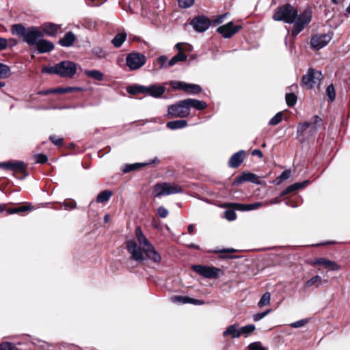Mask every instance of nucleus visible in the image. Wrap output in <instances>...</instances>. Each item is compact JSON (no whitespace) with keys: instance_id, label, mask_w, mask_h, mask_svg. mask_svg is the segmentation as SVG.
I'll list each match as a JSON object with an SVG mask.
<instances>
[{"instance_id":"obj_1","label":"nucleus","mask_w":350,"mask_h":350,"mask_svg":"<svg viewBox=\"0 0 350 350\" xmlns=\"http://www.w3.org/2000/svg\"><path fill=\"white\" fill-rule=\"evenodd\" d=\"M273 19L275 21H284L288 24H293L291 35L296 37L309 24L312 19V10L306 8L298 15V11L289 3L279 7L275 12Z\"/></svg>"},{"instance_id":"obj_2","label":"nucleus","mask_w":350,"mask_h":350,"mask_svg":"<svg viewBox=\"0 0 350 350\" xmlns=\"http://www.w3.org/2000/svg\"><path fill=\"white\" fill-rule=\"evenodd\" d=\"M126 247L128 252L131 254V258L137 262H142L145 260L144 254L147 258L154 263H159L161 261L160 254L155 250L151 244L150 246L142 250L135 240H128L126 242Z\"/></svg>"},{"instance_id":"obj_3","label":"nucleus","mask_w":350,"mask_h":350,"mask_svg":"<svg viewBox=\"0 0 350 350\" xmlns=\"http://www.w3.org/2000/svg\"><path fill=\"white\" fill-rule=\"evenodd\" d=\"M12 33L23 38V40L29 46H36L43 33L36 27L26 28L21 24H15L12 26Z\"/></svg>"},{"instance_id":"obj_4","label":"nucleus","mask_w":350,"mask_h":350,"mask_svg":"<svg viewBox=\"0 0 350 350\" xmlns=\"http://www.w3.org/2000/svg\"><path fill=\"white\" fill-rule=\"evenodd\" d=\"M183 191V189L180 185L170 183H157L154 186L153 189L155 197L182 193Z\"/></svg>"},{"instance_id":"obj_5","label":"nucleus","mask_w":350,"mask_h":350,"mask_svg":"<svg viewBox=\"0 0 350 350\" xmlns=\"http://www.w3.org/2000/svg\"><path fill=\"white\" fill-rule=\"evenodd\" d=\"M322 79V73L312 68H310L306 74L302 77L301 85L308 89L318 87Z\"/></svg>"},{"instance_id":"obj_6","label":"nucleus","mask_w":350,"mask_h":350,"mask_svg":"<svg viewBox=\"0 0 350 350\" xmlns=\"http://www.w3.org/2000/svg\"><path fill=\"white\" fill-rule=\"evenodd\" d=\"M167 113L171 118H186L190 114L186 99L180 100L174 105H169Z\"/></svg>"},{"instance_id":"obj_7","label":"nucleus","mask_w":350,"mask_h":350,"mask_svg":"<svg viewBox=\"0 0 350 350\" xmlns=\"http://www.w3.org/2000/svg\"><path fill=\"white\" fill-rule=\"evenodd\" d=\"M322 120L319 116H314L311 121L300 123L297 129V135L298 137L304 135V133L310 128V135H314L321 127Z\"/></svg>"},{"instance_id":"obj_8","label":"nucleus","mask_w":350,"mask_h":350,"mask_svg":"<svg viewBox=\"0 0 350 350\" xmlns=\"http://www.w3.org/2000/svg\"><path fill=\"white\" fill-rule=\"evenodd\" d=\"M58 76L62 78H72L77 72L76 64L71 61H62L57 64Z\"/></svg>"},{"instance_id":"obj_9","label":"nucleus","mask_w":350,"mask_h":350,"mask_svg":"<svg viewBox=\"0 0 350 350\" xmlns=\"http://www.w3.org/2000/svg\"><path fill=\"white\" fill-rule=\"evenodd\" d=\"M192 269L198 273L199 275L206 278L211 279H216L219 277V273L222 272V271L215 267H208L204 265H193Z\"/></svg>"},{"instance_id":"obj_10","label":"nucleus","mask_w":350,"mask_h":350,"mask_svg":"<svg viewBox=\"0 0 350 350\" xmlns=\"http://www.w3.org/2000/svg\"><path fill=\"white\" fill-rule=\"evenodd\" d=\"M126 65L131 70H135L142 67L146 62L144 55L139 53H129L126 58Z\"/></svg>"},{"instance_id":"obj_11","label":"nucleus","mask_w":350,"mask_h":350,"mask_svg":"<svg viewBox=\"0 0 350 350\" xmlns=\"http://www.w3.org/2000/svg\"><path fill=\"white\" fill-rule=\"evenodd\" d=\"M0 168L11 170L14 172L24 173L27 169V165L21 161H9L0 162Z\"/></svg>"},{"instance_id":"obj_12","label":"nucleus","mask_w":350,"mask_h":350,"mask_svg":"<svg viewBox=\"0 0 350 350\" xmlns=\"http://www.w3.org/2000/svg\"><path fill=\"white\" fill-rule=\"evenodd\" d=\"M211 23V20L204 16H196L191 22V25L198 32H204L207 30Z\"/></svg>"},{"instance_id":"obj_13","label":"nucleus","mask_w":350,"mask_h":350,"mask_svg":"<svg viewBox=\"0 0 350 350\" xmlns=\"http://www.w3.org/2000/svg\"><path fill=\"white\" fill-rule=\"evenodd\" d=\"M331 39V36L328 34L316 35L311 38L310 44L314 49L320 50L325 46Z\"/></svg>"},{"instance_id":"obj_14","label":"nucleus","mask_w":350,"mask_h":350,"mask_svg":"<svg viewBox=\"0 0 350 350\" xmlns=\"http://www.w3.org/2000/svg\"><path fill=\"white\" fill-rule=\"evenodd\" d=\"M241 29V25L234 26L232 22H229L218 27L217 31L225 38H231Z\"/></svg>"},{"instance_id":"obj_15","label":"nucleus","mask_w":350,"mask_h":350,"mask_svg":"<svg viewBox=\"0 0 350 350\" xmlns=\"http://www.w3.org/2000/svg\"><path fill=\"white\" fill-rule=\"evenodd\" d=\"M245 182L260 184L259 177L252 172H243L235 178L234 183L241 184Z\"/></svg>"},{"instance_id":"obj_16","label":"nucleus","mask_w":350,"mask_h":350,"mask_svg":"<svg viewBox=\"0 0 350 350\" xmlns=\"http://www.w3.org/2000/svg\"><path fill=\"white\" fill-rule=\"evenodd\" d=\"M246 156L245 150H241L233 154L228 161V166L232 168L238 167L243 161Z\"/></svg>"},{"instance_id":"obj_17","label":"nucleus","mask_w":350,"mask_h":350,"mask_svg":"<svg viewBox=\"0 0 350 350\" xmlns=\"http://www.w3.org/2000/svg\"><path fill=\"white\" fill-rule=\"evenodd\" d=\"M146 94L157 98L161 97L166 90L165 85H158L157 84H151L149 86H146Z\"/></svg>"},{"instance_id":"obj_18","label":"nucleus","mask_w":350,"mask_h":350,"mask_svg":"<svg viewBox=\"0 0 350 350\" xmlns=\"http://www.w3.org/2000/svg\"><path fill=\"white\" fill-rule=\"evenodd\" d=\"M39 53H45L54 49V44L52 42L41 38L36 44Z\"/></svg>"},{"instance_id":"obj_19","label":"nucleus","mask_w":350,"mask_h":350,"mask_svg":"<svg viewBox=\"0 0 350 350\" xmlns=\"http://www.w3.org/2000/svg\"><path fill=\"white\" fill-rule=\"evenodd\" d=\"M313 265H323L325 269H327L329 270L332 271H338L340 269V266H339L337 263L335 262L324 258H317L314 262Z\"/></svg>"},{"instance_id":"obj_20","label":"nucleus","mask_w":350,"mask_h":350,"mask_svg":"<svg viewBox=\"0 0 350 350\" xmlns=\"http://www.w3.org/2000/svg\"><path fill=\"white\" fill-rule=\"evenodd\" d=\"M170 299L173 303L178 304H192L194 305H202L204 304V301L200 299L191 298L187 296H173Z\"/></svg>"},{"instance_id":"obj_21","label":"nucleus","mask_w":350,"mask_h":350,"mask_svg":"<svg viewBox=\"0 0 350 350\" xmlns=\"http://www.w3.org/2000/svg\"><path fill=\"white\" fill-rule=\"evenodd\" d=\"M60 27L61 26L59 25L52 23H46L42 26V32L43 33V35L45 34L48 36L53 37L57 33Z\"/></svg>"},{"instance_id":"obj_22","label":"nucleus","mask_w":350,"mask_h":350,"mask_svg":"<svg viewBox=\"0 0 350 350\" xmlns=\"http://www.w3.org/2000/svg\"><path fill=\"white\" fill-rule=\"evenodd\" d=\"M135 236L137 242L139 245V248L143 250L146 247L150 246L152 243L148 240V239L144 234L141 228L137 226L135 229Z\"/></svg>"},{"instance_id":"obj_23","label":"nucleus","mask_w":350,"mask_h":350,"mask_svg":"<svg viewBox=\"0 0 350 350\" xmlns=\"http://www.w3.org/2000/svg\"><path fill=\"white\" fill-rule=\"evenodd\" d=\"M75 40V34L72 31H68L58 41V44L64 47H70L74 44Z\"/></svg>"},{"instance_id":"obj_24","label":"nucleus","mask_w":350,"mask_h":350,"mask_svg":"<svg viewBox=\"0 0 350 350\" xmlns=\"http://www.w3.org/2000/svg\"><path fill=\"white\" fill-rule=\"evenodd\" d=\"M222 335L224 337L230 336L232 338H239L241 336L239 324L235 323L228 326Z\"/></svg>"},{"instance_id":"obj_25","label":"nucleus","mask_w":350,"mask_h":350,"mask_svg":"<svg viewBox=\"0 0 350 350\" xmlns=\"http://www.w3.org/2000/svg\"><path fill=\"white\" fill-rule=\"evenodd\" d=\"M189 109L193 107L197 110L202 111L207 107V104L203 100H200L194 98H187L186 99Z\"/></svg>"},{"instance_id":"obj_26","label":"nucleus","mask_w":350,"mask_h":350,"mask_svg":"<svg viewBox=\"0 0 350 350\" xmlns=\"http://www.w3.org/2000/svg\"><path fill=\"white\" fill-rule=\"evenodd\" d=\"M187 126V121L185 120H177L168 122L166 126L171 130H176L185 128Z\"/></svg>"},{"instance_id":"obj_27","label":"nucleus","mask_w":350,"mask_h":350,"mask_svg":"<svg viewBox=\"0 0 350 350\" xmlns=\"http://www.w3.org/2000/svg\"><path fill=\"white\" fill-rule=\"evenodd\" d=\"M84 74L87 77L98 81H102L104 78L103 73L98 70H85Z\"/></svg>"},{"instance_id":"obj_28","label":"nucleus","mask_w":350,"mask_h":350,"mask_svg":"<svg viewBox=\"0 0 350 350\" xmlns=\"http://www.w3.org/2000/svg\"><path fill=\"white\" fill-rule=\"evenodd\" d=\"M309 181L308 180H306L303 183H294L293 185H291L290 186H288V187H286L281 193V196H285L288 193H289L291 191H296L297 189H299L304 187H305L306 185H307L308 184Z\"/></svg>"},{"instance_id":"obj_29","label":"nucleus","mask_w":350,"mask_h":350,"mask_svg":"<svg viewBox=\"0 0 350 350\" xmlns=\"http://www.w3.org/2000/svg\"><path fill=\"white\" fill-rule=\"evenodd\" d=\"M127 92L130 94H137L139 93H146L147 90L146 86L142 85H135L129 86L126 89Z\"/></svg>"},{"instance_id":"obj_30","label":"nucleus","mask_w":350,"mask_h":350,"mask_svg":"<svg viewBox=\"0 0 350 350\" xmlns=\"http://www.w3.org/2000/svg\"><path fill=\"white\" fill-rule=\"evenodd\" d=\"M187 59V55L183 52H178L170 60L168 61V66L170 67L176 65L179 62H183Z\"/></svg>"},{"instance_id":"obj_31","label":"nucleus","mask_w":350,"mask_h":350,"mask_svg":"<svg viewBox=\"0 0 350 350\" xmlns=\"http://www.w3.org/2000/svg\"><path fill=\"white\" fill-rule=\"evenodd\" d=\"M112 196V192L109 190H105L100 192L96 198V201L98 203H104L108 202Z\"/></svg>"},{"instance_id":"obj_32","label":"nucleus","mask_w":350,"mask_h":350,"mask_svg":"<svg viewBox=\"0 0 350 350\" xmlns=\"http://www.w3.org/2000/svg\"><path fill=\"white\" fill-rule=\"evenodd\" d=\"M202 89L200 85L193 83H187L185 92L191 94H197L202 92Z\"/></svg>"},{"instance_id":"obj_33","label":"nucleus","mask_w":350,"mask_h":350,"mask_svg":"<svg viewBox=\"0 0 350 350\" xmlns=\"http://www.w3.org/2000/svg\"><path fill=\"white\" fill-rule=\"evenodd\" d=\"M148 164V163H135L133 164H126L123 167L122 171L124 173H127L131 171L139 169L141 166L147 165Z\"/></svg>"},{"instance_id":"obj_34","label":"nucleus","mask_w":350,"mask_h":350,"mask_svg":"<svg viewBox=\"0 0 350 350\" xmlns=\"http://www.w3.org/2000/svg\"><path fill=\"white\" fill-rule=\"evenodd\" d=\"M126 38V33H118L112 40V43L114 46L120 47L125 41Z\"/></svg>"},{"instance_id":"obj_35","label":"nucleus","mask_w":350,"mask_h":350,"mask_svg":"<svg viewBox=\"0 0 350 350\" xmlns=\"http://www.w3.org/2000/svg\"><path fill=\"white\" fill-rule=\"evenodd\" d=\"M92 54L98 59L105 58L107 56V53L100 46H95L92 49Z\"/></svg>"},{"instance_id":"obj_36","label":"nucleus","mask_w":350,"mask_h":350,"mask_svg":"<svg viewBox=\"0 0 350 350\" xmlns=\"http://www.w3.org/2000/svg\"><path fill=\"white\" fill-rule=\"evenodd\" d=\"M322 281V278L319 275H315L312 277L310 280H308L305 286L306 288H309L312 286L316 285L317 287H318Z\"/></svg>"},{"instance_id":"obj_37","label":"nucleus","mask_w":350,"mask_h":350,"mask_svg":"<svg viewBox=\"0 0 350 350\" xmlns=\"http://www.w3.org/2000/svg\"><path fill=\"white\" fill-rule=\"evenodd\" d=\"M11 75L10 68L2 63H0V78L6 79Z\"/></svg>"},{"instance_id":"obj_38","label":"nucleus","mask_w":350,"mask_h":350,"mask_svg":"<svg viewBox=\"0 0 350 350\" xmlns=\"http://www.w3.org/2000/svg\"><path fill=\"white\" fill-rule=\"evenodd\" d=\"M169 84L174 90H180L184 91L185 90L186 85H187V83L180 81H170Z\"/></svg>"},{"instance_id":"obj_39","label":"nucleus","mask_w":350,"mask_h":350,"mask_svg":"<svg viewBox=\"0 0 350 350\" xmlns=\"http://www.w3.org/2000/svg\"><path fill=\"white\" fill-rule=\"evenodd\" d=\"M270 300L271 295L269 292H266L262 295L260 301L258 303V306L260 308L267 306L270 304Z\"/></svg>"},{"instance_id":"obj_40","label":"nucleus","mask_w":350,"mask_h":350,"mask_svg":"<svg viewBox=\"0 0 350 350\" xmlns=\"http://www.w3.org/2000/svg\"><path fill=\"white\" fill-rule=\"evenodd\" d=\"M286 102L288 107H293L297 100V96L294 93H288L286 94Z\"/></svg>"},{"instance_id":"obj_41","label":"nucleus","mask_w":350,"mask_h":350,"mask_svg":"<svg viewBox=\"0 0 350 350\" xmlns=\"http://www.w3.org/2000/svg\"><path fill=\"white\" fill-rule=\"evenodd\" d=\"M225 207H231L236 210L241 211H247V204H241V203H229L225 204Z\"/></svg>"},{"instance_id":"obj_42","label":"nucleus","mask_w":350,"mask_h":350,"mask_svg":"<svg viewBox=\"0 0 350 350\" xmlns=\"http://www.w3.org/2000/svg\"><path fill=\"white\" fill-rule=\"evenodd\" d=\"M291 174V170H284L278 177H277V178L275 179V183L277 185H279L282 183L283 181L287 180L288 178H290Z\"/></svg>"},{"instance_id":"obj_43","label":"nucleus","mask_w":350,"mask_h":350,"mask_svg":"<svg viewBox=\"0 0 350 350\" xmlns=\"http://www.w3.org/2000/svg\"><path fill=\"white\" fill-rule=\"evenodd\" d=\"M256 329V327L253 324H250L245 325L241 328H239V331L241 333V336L242 334L249 335L252 333Z\"/></svg>"},{"instance_id":"obj_44","label":"nucleus","mask_w":350,"mask_h":350,"mask_svg":"<svg viewBox=\"0 0 350 350\" xmlns=\"http://www.w3.org/2000/svg\"><path fill=\"white\" fill-rule=\"evenodd\" d=\"M326 93L329 101H333L335 99L336 92L333 84H330L328 85L326 90Z\"/></svg>"},{"instance_id":"obj_45","label":"nucleus","mask_w":350,"mask_h":350,"mask_svg":"<svg viewBox=\"0 0 350 350\" xmlns=\"http://www.w3.org/2000/svg\"><path fill=\"white\" fill-rule=\"evenodd\" d=\"M42 72L46 74H55L58 75V70L57 69V64L52 66H44L42 68Z\"/></svg>"},{"instance_id":"obj_46","label":"nucleus","mask_w":350,"mask_h":350,"mask_svg":"<svg viewBox=\"0 0 350 350\" xmlns=\"http://www.w3.org/2000/svg\"><path fill=\"white\" fill-rule=\"evenodd\" d=\"M282 112H278L269 120V124L270 125H277L282 121Z\"/></svg>"},{"instance_id":"obj_47","label":"nucleus","mask_w":350,"mask_h":350,"mask_svg":"<svg viewBox=\"0 0 350 350\" xmlns=\"http://www.w3.org/2000/svg\"><path fill=\"white\" fill-rule=\"evenodd\" d=\"M77 206L75 200L65 201L61 204V207L65 210H72Z\"/></svg>"},{"instance_id":"obj_48","label":"nucleus","mask_w":350,"mask_h":350,"mask_svg":"<svg viewBox=\"0 0 350 350\" xmlns=\"http://www.w3.org/2000/svg\"><path fill=\"white\" fill-rule=\"evenodd\" d=\"M308 321H309V319H303L299 320L297 321L291 323L290 324V326L293 328H299V327H304V325H306L308 323Z\"/></svg>"},{"instance_id":"obj_49","label":"nucleus","mask_w":350,"mask_h":350,"mask_svg":"<svg viewBox=\"0 0 350 350\" xmlns=\"http://www.w3.org/2000/svg\"><path fill=\"white\" fill-rule=\"evenodd\" d=\"M157 62L160 64V68H167L168 66L167 57L165 55H161L158 57Z\"/></svg>"},{"instance_id":"obj_50","label":"nucleus","mask_w":350,"mask_h":350,"mask_svg":"<svg viewBox=\"0 0 350 350\" xmlns=\"http://www.w3.org/2000/svg\"><path fill=\"white\" fill-rule=\"evenodd\" d=\"M225 218L228 221H234L237 218L236 213L234 210L228 209L225 211Z\"/></svg>"},{"instance_id":"obj_51","label":"nucleus","mask_w":350,"mask_h":350,"mask_svg":"<svg viewBox=\"0 0 350 350\" xmlns=\"http://www.w3.org/2000/svg\"><path fill=\"white\" fill-rule=\"evenodd\" d=\"M271 312V309H268L265 312L256 313L253 315V320L254 321H259L265 317H266Z\"/></svg>"},{"instance_id":"obj_52","label":"nucleus","mask_w":350,"mask_h":350,"mask_svg":"<svg viewBox=\"0 0 350 350\" xmlns=\"http://www.w3.org/2000/svg\"><path fill=\"white\" fill-rule=\"evenodd\" d=\"M34 159L38 163H45L48 161V157L44 154H37L34 156Z\"/></svg>"},{"instance_id":"obj_53","label":"nucleus","mask_w":350,"mask_h":350,"mask_svg":"<svg viewBox=\"0 0 350 350\" xmlns=\"http://www.w3.org/2000/svg\"><path fill=\"white\" fill-rule=\"evenodd\" d=\"M0 350H18L11 342H4L0 345Z\"/></svg>"},{"instance_id":"obj_54","label":"nucleus","mask_w":350,"mask_h":350,"mask_svg":"<svg viewBox=\"0 0 350 350\" xmlns=\"http://www.w3.org/2000/svg\"><path fill=\"white\" fill-rule=\"evenodd\" d=\"M194 3V0H178V5L180 8H187L191 7Z\"/></svg>"},{"instance_id":"obj_55","label":"nucleus","mask_w":350,"mask_h":350,"mask_svg":"<svg viewBox=\"0 0 350 350\" xmlns=\"http://www.w3.org/2000/svg\"><path fill=\"white\" fill-rule=\"evenodd\" d=\"M249 350H265L260 342H252L248 346Z\"/></svg>"},{"instance_id":"obj_56","label":"nucleus","mask_w":350,"mask_h":350,"mask_svg":"<svg viewBox=\"0 0 350 350\" xmlns=\"http://www.w3.org/2000/svg\"><path fill=\"white\" fill-rule=\"evenodd\" d=\"M168 211L164 206H159L157 209V214L161 218H165L168 215Z\"/></svg>"},{"instance_id":"obj_57","label":"nucleus","mask_w":350,"mask_h":350,"mask_svg":"<svg viewBox=\"0 0 350 350\" xmlns=\"http://www.w3.org/2000/svg\"><path fill=\"white\" fill-rule=\"evenodd\" d=\"M228 14V13H226V14L218 16L216 18L213 20V21H212L213 25L214 26H217L219 24L223 22L224 19L226 17V16Z\"/></svg>"},{"instance_id":"obj_58","label":"nucleus","mask_w":350,"mask_h":350,"mask_svg":"<svg viewBox=\"0 0 350 350\" xmlns=\"http://www.w3.org/2000/svg\"><path fill=\"white\" fill-rule=\"evenodd\" d=\"M49 139L52 143L56 146H61L63 143V138L57 137L55 135H51Z\"/></svg>"},{"instance_id":"obj_59","label":"nucleus","mask_w":350,"mask_h":350,"mask_svg":"<svg viewBox=\"0 0 350 350\" xmlns=\"http://www.w3.org/2000/svg\"><path fill=\"white\" fill-rule=\"evenodd\" d=\"M262 206V202H255V203H252V204H247V211H252V210H256V209H258V208L261 207Z\"/></svg>"},{"instance_id":"obj_60","label":"nucleus","mask_w":350,"mask_h":350,"mask_svg":"<svg viewBox=\"0 0 350 350\" xmlns=\"http://www.w3.org/2000/svg\"><path fill=\"white\" fill-rule=\"evenodd\" d=\"M33 208V207L31 205L22 206L17 207L18 213H21V212H25L27 211H30V210H32Z\"/></svg>"},{"instance_id":"obj_61","label":"nucleus","mask_w":350,"mask_h":350,"mask_svg":"<svg viewBox=\"0 0 350 350\" xmlns=\"http://www.w3.org/2000/svg\"><path fill=\"white\" fill-rule=\"evenodd\" d=\"M7 45V40L5 38H0V50L5 49Z\"/></svg>"},{"instance_id":"obj_62","label":"nucleus","mask_w":350,"mask_h":350,"mask_svg":"<svg viewBox=\"0 0 350 350\" xmlns=\"http://www.w3.org/2000/svg\"><path fill=\"white\" fill-rule=\"evenodd\" d=\"M65 88H66V93L81 90V89L80 88H77V87H66Z\"/></svg>"},{"instance_id":"obj_63","label":"nucleus","mask_w":350,"mask_h":350,"mask_svg":"<svg viewBox=\"0 0 350 350\" xmlns=\"http://www.w3.org/2000/svg\"><path fill=\"white\" fill-rule=\"evenodd\" d=\"M252 154L254 156H258L259 158H262L263 156V154L260 150L255 149L252 150Z\"/></svg>"},{"instance_id":"obj_64","label":"nucleus","mask_w":350,"mask_h":350,"mask_svg":"<svg viewBox=\"0 0 350 350\" xmlns=\"http://www.w3.org/2000/svg\"><path fill=\"white\" fill-rule=\"evenodd\" d=\"M280 202V199L279 197H277V198H274L270 200L268 202H267V204H279Z\"/></svg>"}]
</instances>
